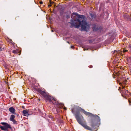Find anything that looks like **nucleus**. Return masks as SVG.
Segmentation results:
<instances>
[{"label":"nucleus","mask_w":131,"mask_h":131,"mask_svg":"<svg viewBox=\"0 0 131 131\" xmlns=\"http://www.w3.org/2000/svg\"><path fill=\"white\" fill-rule=\"evenodd\" d=\"M130 59H131V58H130Z\"/></svg>","instance_id":"obj_36"},{"label":"nucleus","mask_w":131,"mask_h":131,"mask_svg":"<svg viewBox=\"0 0 131 131\" xmlns=\"http://www.w3.org/2000/svg\"><path fill=\"white\" fill-rule=\"evenodd\" d=\"M120 89H121V88L120 87H119V88L118 89L119 90H120Z\"/></svg>","instance_id":"obj_33"},{"label":"nucleus","mask_w":131,"mask_h":131,"mask_svg":"<svg viewBox=\"0 0 131 131\" xmlns=\"http://www.w3.org/2000/svg\"><path fill=\"white\" fill-rule=\"evenodd\" d=\"M128 79V78H127V80H126V79H125L124 80V81L123 83L125 85H126L127 80Z\"/></svg>","instance_id":"obj_16"},{"label":"nucleus","mask_w":131,"mask_h":131,"mask_svg":"<svg viewBox=\"0 0 131 131\" xmlns=\"http://www.w3.org/2000/svg\"><path fill=\"white\" fill-rule=\"evenodd\" d=\"M55 103L57 106L60 109L62 108L64 106L63 104L59 103L58 102H56Z\"/></svg>","instance_id":"obj_9"},{"label":"nucleus","mask_w":131,"mask_h":131,"mask_svg":"<svg viewBox=\"0 0 131 131\" xmlns=\"http://www.w3.org/2000/svg\"><path fill=\"white\" fill-rule=\"evenodd\" d=\"M127 51V50H126L124 49V50L123 51V52H124H124H126Z\"/></svg>","instance_id":"obj_23"},{"label":"nucleus","mask_w":131,"mask_h":131,"mask_svg":"<svg viewBox=\"0 0 131 131\" xmlns=\"http://www.w3.org/2000/svg\"><path fill=\"white\" fill-rule=\"evenodd\" d=\"M126 91L127 92V90H126Z\"/></svg>","instance_id":"obj_37"},{"label":"nucleus","mask_w":131,"mask_h":131,"mask_svg":"<svg viewBox=\"0 0 131 131\" xmlns=\"http://www.w3.org/2000/svg\"><path fill=\"white\" fill-rule=\"evenodd\" d=\"M23 113L24 115L25 116H28L29 115V114L27 111L24 110L23 111Z\"/></svg>","instance_id":"obj_12"},{"label":"nucleus","mask_w":131,"mask_h":131,"mask_svg":"<svg viewBox=\"0 0 131 131\" xmlns=\"http://www.w3.org/2000/svg\"><path fill=\"white\" fill-rule=\"evenodd\" d=\"M2 48L1 47H0V51H2Z\"/></svg>","instance_id":"obj_31"},{"label":"nucleus","mask_w":131,"mask_h":131,"mask_svg":"<svg viewBox=\"0 0 131 131\" xmlns=\"http://www.w3.org/2000/svg\"><path fill=\"white\" fill-rule=\"evenodd\" d=\"M122 88H123V89H124V87L122 86Z\"/></svg>","instance_id":"obj_34"},{"label":"nucleus","mask_w":131,"mask_h":131,"mask_svg":"<svg viewBox=\"0 0 131 131\" xmlns=\"http://www.w3.org/2000/svg\"><path fill=\"white\" fill-rule=\"evenodd\" d=\"M51 6V4H50V5H48V6L49 7Z\"/></svg>","instance_id":"obj_30"},{"label":"nucleus","mask_w":131,"mask_h":131,"mask_svg":"<svg viewBox=\"0 0 131 131\" xmlns=\"http://www.w3.org/2000/svg\"><path fill=\"white\" fill-rule=\"evenodd\" d=\"M49 1H50V4H53V3H54V2H51L50 0H49Z\"/></svg>","instance_id":"obj_21"},{"label":"nucleus","mask_w":131,"mask_h":131,"mask_svg":"<svg viewBox=\"0 0 131 131\" xmlns=\"http://www.w3.org/2000/svg\"><path fill=\"white\" fill-rule=\"evenodd\" d=\"M40 4H42L43 2L41 1L40 2Z\"/></svg>","instance_id":"obj_24"},{"label":"nucleus","mask_w":131,"mask_h":131,"mask_svg":"<svg viewBox=\"0 0 131 131\" xmlns=\"http://www.w3.org/2000/svg\"><path fill=\"white\" fill-rule=\"evenodd\" d=\"M71 111H72V113H74V112H73V110L72 109Z\"/></svg>","instance_id":"obj_32"},{"label":"nucleus","mask_w":131,"mask_h":131,"mask_svg":"<svg viewBox=\"0 0 131 131\" xmlns=\"http://www.w3.org/2000/svg\"><path fill=\"white\" fill-rule=\"evenodd\" d=\"M93 29L94 31H97L99 29L98 28H97L96 26H94L93 27Z\"/></svg>","instance_id":"obj_14"},{"label":"nucleus","mask_w":131,"mask_h":131,"mask_svg":"<svg viewBox=\"0 0 131 131\" xmlns=\"http://www.w3.org/2000/svg\"><path fill=\"white\" fill-rule=\"evenodd\" d=\"M13 52L14 54H17L18 53V51L16 50H14L13 51Z\"/></svg>","instance_id":"obj_15"},{"label":"nucleus","mask_w":131,"mask_h":131,"mask_svg":"<svg viewBox=\"0 0 131 131\" xmlns=\"http://www.w3.org/2000/svg\"><path fill=\"white\" fill-rule=\"evenodd\" d=\"M43 90L42 91L39 89L38 90V92L41 95L45 100L49 101L50 103L52 102L54 104L56 105V102H57L55 99L52 97L49 94L46 92V91L45 90Z\"/></svg>","instance_id":"obj_2"},{"label":"nucleus","mask_w":131,"mask_h":131,"mask_svg":"<svg viewBox=\"0 0 131 131\" xmlns=\"http://www.w3.org/2000/svg\"><path fill=\"white\" fill-rule=\"evenodd\" d=\"M90 15L92 19H94L95 18V15L93 14H91Z\"/></svg>","instance_id":"obj_13"},{"label":"nucleus","mask_w":131,"mask_h":131,"mask_svg":"<svg viewBox=\"0 0 131 131\" xmlns=\"http://www.w3.org/2000/svg\"><path fill=\"white\" fill-rule=\"evenodd\" d=\"M15 117V116L14 115H12L10 116L9 120L10 121L12 122L14 124H16L17 123V122L16 121L14 118Z\"/></svg>","instance_id":"obj_8"},{"label":"nucleus","mask_w":131,"mask_h":131,"mask_svg":"<svg viewBox=\"0 0 131 131\" xmlns=\"http://www.w3.org/2000/svg\"><path fill=\"white\" fill-rule=\"evenodd\" d=\"M75 116L77 121L79 124L82 126L85 129L90 130H92L91 128L86 125L85 121L84 120L82 121L81 120L79 114H75Z\"/></svg>","instance_id":"obj_3"},{"label":"nucleus","mask_w":131,"mask_h":131,"mask_svg":"<svg viewBox=\"0 0 131 131\" xmlns=\"http://www.w3.org/2000/svg\"><path fill=\"white\" fill-rule=\"evenodd\" d=\"M95 120L91 119L89 122L90 125L92 128H94L96 126L97 124L95 123Z\"/></svg>","instance_id":"obj_7"},{"label":"nucleus","mask_w":131,"mask_h":131,"mask_svg":"<svg viewBox=\"0 0 131 131\" xmlns=\"http://www.w3.org/2000/svg\"><path fill=\"white\" fill-rule=\"evenodd\" d=\"M119 53L121 55H123L124 54V52L123 51H120L119 52Z\"/></svg>","instance_id":"obj_18"},{"label":"nucleus","mask_w":131,"mask_h":131,"mask_svg":"<svg viewBox=\"0 0 131 131\" xmlns=\"http://www.w3.org/2000/svg\"><path fill=\"white\" fill-rule=\"evenodd\" d=\"M63 109H64V110H66V109H67V108H66V107H64V108H63Z\"/></svg>","instance_id":"obj_27"},{"label":"nucleus","mask_w":131,"mask_h":131,"mask_svg":"<svg viewBox=\"0 0 131 131\" xmlns=\"http://www.w3.org/2000/svg\"><path fill=\"white\" fill-rule=\"evenodd\" d=\"M9 111L12 114H15V109L13 107H11L9 108Z\"/></svg>","instance_id":"obj_11"},{"label":"nucleus","mask_w":131,"mask_h":131,"mask_svg":"<svg viewBox=\"0 0 131 131\" xmlns=\"http://www.w3.org/2000/svg\"><path fill=\"white\" fill-rule=\"evenodd\" d=\"M4 67L5 69H6L9 68V66L8 65L6 64L4 65Z\"/></svg>","instance_id":"obj_17"},{"label":"nucleus","mask_w":131,"mask_h":131,"mask_svg":"<svg viewBox=\"0 0 131 131\" xmlns=\"http://www.w3.org/2000/svg\"><path fill=\"white\" fill-rule=\"evenodd\" d=\"M71 48H74V46H71Z\"/></svg>","instance_id":"obj_29"},{"label":"nucleus","mask_w":131,"mask_h":131,"mask_svg":"<svg viewBox=\"0 0 131 131\" xmlns=\"http://www.w3.org/2000/svg\"><path fill=\"white\" fill-rule=\"evenodd\" d=\"M56 7L57 8L58 10L60 11V15L62 16L64 13V7L61 5L57 6Z\"/></svg>","instance_id":"obj_6"},{"label":"nucleus","mask_w":131,"mask_h":131,"mask_svg":"<svg viewBox=\"0 0 131 131\" xmlns=\"http://www.w3.org/2000/svg\"><path fill=\"white\" fill-rule=\"evenodd\" d=\"M73 14L74 15H77V14L76 13H73Z\"/></svg>","instance_id":"obj_25"},{"label":"nucleus","mask_w":131,"mask_h":131,"mask_svg":"<svg viewBox=\"0 0 131 131\" xmlns=\"http://www.w3.org/2000/svg\"><path fill=\"white\" fill-rule=\"evenodd\" d=\"M115 74H117V73H116Z\"/></svg>","instance_id":"obj_38"},{"label":"nucleus","mask_w":131,"mask_h":131,"mask_svg":"<svg viewBox=\"0 0 131 131\" xmlns=\"http://www.w3.org/2000/svg\"><path fill=\"white\" fill-rule=\"evenodd\" d=\"M129 105H131L130 103H131V101L129 100Z\"/></svg>","instance_id":"obj_26"},{"label":"nucleus","mask_w":131,"mask_h":131,"mask_svg":"<svg viewBox=\"0 0 131 131\" xmlns=\"http://www.w3.org/2000/svg\"><path fill=\"white\" fill-rule=\"evenodd\" d=\"M1 124L4 126L0 127L1 129L2 130L8 131V128L11 129L12 127L10 125L5 122H2Z\"/></svg>","instance_id":"obj_5"},{"label":"nucleus","mask_w":131,"mask_h":131,"mask_svg":"<svg viewBox=\"0 0 131 131\" xmlns=\"http://www.w3.org/2000/svg\"><path fill=\"white\" fill-rule=\"evenodd\" d=\"M84 16L83 15H79L78 16L79 19H77V21L79 23V24L78 25H75L73 23L69 22L71 24L70 28H72L74 26L75 28H79L80 26H81V28L82 30H86L87 26V24L85 21L84 20L83 18Z\"/></svg>","instance_id":"obj_1"},{"label":"nucleus","mask_w":131,"mask_h":131,"mask_svg":"<svg viewBox=\"0 0 131 131\" xmlns=\"http://www.w3.org/2000/svg\"><path fill=\"white\" fill-rule=\"evenodd\" d=\"M124 18L127 21H131V18L130 16L127 14H125L124 15Z\"/></svg>","instance_id":"obj_10"},{"label":"nucleus","mask_w":131,"mask_h":131,"mask_svg":"<svg viewBox=\"0 0 131 131\" xmlns=\"http://www.w3.org/2000/svg\"><path fill=\"white\" fill-rule=\"evenodd\" d=\"M115 75V74H113V76L114 78H116V76Z\"/></svg>","instance_id":"obj_20"},{"label":"nucleus","mask_w":131,"mask_h":131,"mask_svg":"<svg viewBox=\"0 0 131 131\" xmlns=\"http://www.w3.org/2000/svg\"><path fill=\"white\" fill-rule=\"evenodd\" d=\"M90 43H91L93 42V41L92 40H90L89 41Z\"/></svg>","instance_id":"obj_22"},{"label":"nucleus","mask_w":131,"mask_h":131,"mask_svg":"<svg viewBox=\"0 0 131 131\" xmlns=\"http://www.w3.org/2000/svg\"><path fill=\"white\" fill-rule=\"evenodd\" d=\"M9 69H5V71L6 72V71H7V72H8V73H9Z\"/></svg>","instance_id":"obj_19"},{"label":"nucleus","mask_w":131,"mask_h":131,"mask_svg":"<svg viewBox=\"0 0 131 131\" xmlns=\"http://www.w3.org/2000/svg\"><path fill=\"white\" fill-rule=\"evenodd\" d=\"M77 110L79 111L82 112L86 116H91L95 118L98 122H100V118L99 116L97 115H94L88 112L81 107L79 106L78 107Z\"/></svg>","instance_id":"obj_4"},{"label":"nucleus","mask_w":131,"mask_h":131,"mask_svg":"<svg viewBox=\"0 0 131 131\" xmlns=\"http://www.w3.org/2000/svg\"><path fill=\"white\" fill-rule=\"evenodd\" d=\"M92 67H93V66H92V65H90L89 66L90 68H92Z\"/></svg>","instance_id":"obj_28"},{"label":"nucleus","mask_w":131,"mask_h":131,"mask_svg":"<svg viewBox=\"0 0 131 131\" xmlns=\"http://www.w3.org/2000/svg\"><path fill=\"white\" fill-rule=\"evenodd\" d=\"M71 18H72V16Z\"/></svg>","instance_id":"obj_35"}]
</instances>
